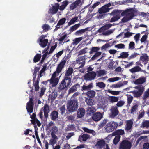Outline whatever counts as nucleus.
I'll use <instances>...</instances> for the list:
<instances>
[{
  "instance_id": "680f3d73",
  "label": "nucleus",
  "mask_w": 149,
  "mask_h": 149,
  "mask_svg": "<svg viewBox=\"0 0 149 149\" xmlns=\"http://www.w3.org/2000/svg\"><path fill=\"white\" fill-rule=\"evenodd\" d=\"M138 105L137 104H135L134 105H133L131 109V113H132L136 111L137 109V108L138 107Z\"/></svg>"
},
{
  "instance_id": "e2e57ef3",
  "label": "nucleus",
  "mask_w": 149,
  "mask_h": 149,
  "mask_svg": "<svg viewBox=\"0 0 149 149\" xmlns=\"http://www.w3.org/2000/svg\"><path fill=\"white\" fill-rule=\"evenodd\" d=\"M46 89L45 88L43 87L41 88L40 93L39 95L40 97H41L44 95Z\"/></svg>"
},
{
  "instance_id": "e433bc0d",
  "label": "nucleus",
  "mask_w": 149,
  "mask_h": 149,
  "mask_svg": "<svg viewBox=\"0 0 149 149\" xmlns=\"http://www.w3.org/2000/svg\"><path fill=\"white\" fill-rule=\"evenodd\" d=\"M93 87L92 84H90L88 86L84 85L82 87L81 90L82 91L87 90L91 89Z\"/></svg>"
},
{
  "instance_id": "0eeeda50",
  "label": "nucleus",
  "mask_w": 149,
  "mask_h": 149,
  "mask_svg": "<svg viewBox=\"0 0 149 149\" xmlns=\"http://www.w3.org/2000/svg\"><path fill=\"white\" fill-rule=\"evenodd\" d=\"M110 117L112 118H114L119 113V111L116 106H112L110 109Z\"/></svg>"
},
{
  "instance_id": "a19ab883",
  "label": "nucleus",
  "mask_w": 149,
  "mask_h": 149,
  "mask_svg": "<svg viewBox=\"0 0 149 149\" xmlns=\"http://www.w3.org/2000/svg\"><path fill=\"white\" fill-rule=\"evenodd\" d=\"M67 34L65 33L63 35L60 36L58 40L60 42H62L63 40H66L67 39Z\"/></svg>"
},
{
  "instance_id": "6ab92c4d",
  "label": "nucleus",
  "mask_w": 149,
  "mask_h": 149,
  "mask_svg": "<svg viewBox=\"0 0 149 149\" xmlns=\"http://www.w3.org/2000/svg\"><path fill=\"white\" fill-rule=\"evenodd\" d=\"M67 86L68 87L71 85V78L70 77L64 76V79L62 80Z\"/></svg>"
},
{
  "instance_id": "69168bd1",
  "label": "nucleus",
  "mask_w": 149,
  "mask_h": 149,
  "mask_svg": "<svg viewBox=\"0 0 149 149\" xmlns=\"http://www.w3.org/2000/svg\"><path fill=\"white\" fill-rule=\"evenodd\" d=\"M99 76H102L106 74V71L104 70H99L98 73Z\"/></svg>"
},
{
  "instance_id": "6e6d98bb",
  "label": "nucleus",
  "mask_w": 149,
  "mask_h": 149,
  "mask_svg": "<svg viewBox=\"0 0 149 149\" xmlns=\"http://www.w3.org/2000/svg\"><path fill=\"white\" fill-rule=\"evenodd\" d=\"M97 86L100 88H104L105 86V84L103 82H98L97 84Z\"/></svg>"
},
{
  "instance_id": "6e6552de",
  "label": "nucleus",
  "mask_w": 149,
  "mask_h": 149,
  "mask_svg": "<svg viewBox=\"0 0 149 149\" xmlns=\"http://www.w3.org/2000/svg\"><path fill=\"white\" fill-rule=\"evenodd\" d=\"M45 38L43 35L40 36V38L38 40L37 42L42 47L44 48L47 45L48 42V40L47 39L44 38Z\"/></svg>"
},
{
  "instance_id": "f257e3e1",
  "label": "nucleus",
  "mask_w": 149,
  "mask_h": 149,
  "mask_svg": "<svg viewBox=\"0 0 149 149\" xmlns=\"http://www.w3.org/2000/svg\"><path fill=\"white\" fill-rule=\"evenodd\" d=\"M68 59L67 57H64L61 60L59 64L58 65L56 71L52 74V77L49 80V81L52 87H55L58 84L59 79L58 78H56V77L58 76L59 73L61 72L62 70L64 68Z\"/></svg>"
},
{
  "instance_id": "4468645a",
  "label": "nucleus",
  "mask_w": 149,
  "mask_h": 149,
  "mask_svg": "<svg viewBox=\"0 0 149 149\" xmlns=\"http://www.w3.org/2000/svg\"><path fill=\"white\" fill-rule=\"evenodd\" d=\"M43 111L44 116L46 120H47L48 116V113L49 111V105L46 104H45L43 107L42 108Z\"/></svg>"
},
{
  "instance_id": "412c9836",
  "label": "nucleus",
  "mask_w": 149,
  "mask_h": 149,
  "mask_svg": "<svg viewBox=\"0 0 149 149\" xmlns=\"http://www.w3.org/2000/svg\"><path fill=\"white\" fill-rule=\"evenodd\" d=\"M58 112L56 111H52L50 115L51 119L53 120H55L58 117Z\"/></svg>"
},
{
  "instance_id": "2eb2a0df",
  "label": "nucleus",
  "mask_w": 149,
  "mask_h": 149,
  "mask_svg": "<svg viewBox=\"0 0 149 149\" xmlns=\"http://www.w3.org/2000/svg\"><path fill=\"white\" fill-rule=\"evenodd\" d=\"M60 7L59 4L58 3H55L54 5L52 6V9H50V10L52 14H55L58 11Z\"/></svg>"
},
{
  "instance_id": "473e14b6",
  "label": "nucleus",
  "mask_w": 149,
  "mask_h": 149,
  "mask_svg": "<svg viewBox=\"0 0 149 149\" xmlns=\"http://www.w3.org/2000/svg\"><path fill=\"white\" fill-rule=\"evenodd\" d=\"M41 57V54H37L34 56L33 61L34 63H36L39 61Z\"/></svg>"
},
{
  "instance_id": "8fccbe9b",
  "label": "nucleus",
  "mask_w": 149,
  "mask_h": 149,
  "mask_svg": "<svg viewBox=\"0 0 149 149\" xmlns=\"http://www.w3.org/2000/svg\"><path fill=\"white\" fill-rule=\"evenodd\" d=\"M120 79V78L116 77H115L110 78L108 79V80L110 82H113L118 81Z\"/></svg>"
},
{
  "instance_id": "1a4fd4ad",
  "label": "nucleus",
  "mask_w": 149,
  "mask_h": 149,
  "mask_svg": "<svg viewBox=\"0 0 149 149\" xmlns=\"http://www.w3.org/2000/svg\"><path fill=\"white\" fill-rule=\"evenodd\" d=\"M34 105V104L33 99L32 98H30L29 102L27 103L26 108L28 112L31 113L33 112Z\"/></svg>"
},
{
  "instance_id": "7ed1b4c3",
  "label": "nucleus",
  "mask_w": 149,
  "mask_h": 149,
  "mask_svg": "<svg viewBox=\"0 0 149 149\" xmlns=\"http://www.w3.org/2000/svg\"><path fill=\"white\" fill-rule=\"evenodd\" d=\"M134 88L136 90L129 92L132 93L134 97L137 98L140 97L142 95L144 91V87L142 85H140L134 87Z\"/></svg>"
},
{
  "instance_id": "9b49d317",
  "label": "nucleus",
  "mask_w": 149,
  "mask_h": 149,
  "mask_svg": "<svg viewBox=\"0 0 149 149\" xmlns=\"http://www.w3.org/2000/svg\"><path fill=\"white\" fill-rule=\"evenodd\" d=\"M85 55L79 56L76 60V63L78 64H81L79 68H82L84 65L85 61Z\"/></svg>"
},
{
  "instance_id": "393cba45",
  "label": "nucleus",
  "mask_w": 149,
  "mask_h": 149,
  "mask_svg": "<svg viewBox=\"0 0 149 149\" xmlns=\"http://www.w3.org/2000/svg\"><path fill=\"white\" fill-rule=\"evenodd\" d=\"M110 8H106L104 6H102L98 10L99 13L100 14H102L109 12Z\"/></svg>"
},
{
  "instance_id": "0e129e2a",
  "label": "nucleus",
  "mask_w": 149,
  "mask_h": 149,
  "mask_svg": "<svg viewBox=\"0 0 149 149\" xmlns=\"http://www.w3.org/2000/svg\"><path fill=\"white\" fill-rule=\"evenodd\" d=\"M89 137V136L86 134H84L81 136V138L82 139V141H86Z\"/></svg>"
},
{
  "instance_id": "5701e85b",
  "label": "nucleus",
  "mask_w": 149,
  "mask_h": 149,
  "mask_svg": "<svg viewBox=\"0 0 149 149\" xmlns=\"http://www.w3.org/2000/svg\"><path fill=\"white\" fill-rule=\"evenodd\" d=\"M140 59L144 63H147L148 61V56L146 54H144L140 57Z\"/></svg>"
},
{
  "instance_id": "72a5a7b5",
  "label": "nucleus",
  "mask_w": 149,
  "mask_h": 149,
  "mask_svg": "<svg viewBox=\"0 0 149 149\" xmlns=\"http://www.w3.org/2000/svg\"><path fill=\"white\" fill-rule=\"evenodd\" d=\"M80 26L79 23L75 24L71 27L69 29V31H70V33L72 32L75 30H76Z\"/></svg>"
},
{
  "instance_id": "aec40b11",
  "label": "nucleus",
  "mask_w": 149,
  "mask_h": 149,
  "mask_svg": "<svg viewBox=\"0 0 149 149\" xmlns=\"http://www.w3.org/2000/svg\"><path fill=\"white\" fill-rule=\"evenodd\" d=\"M124 134L125 132L123 130L121 129H118L112 133V136H121V135H122Z\"/></svg>"
},
{
  "instance_id": "2f4dec72",
  "label": "nucleus",
  "mask_w": 149,
  "mask_h": 149,
  "mask_svg": "<svg viewBox=\"0 0 149 149\" xmlns=\"http://www.w3.org/2000/svg\"><path fill=\"white\" fill-rule=\"evenodd\" d=\"M95 111V108L91 106L88 107L87 110V112L88 114L91 115L93 114Z\"/></svg>"
},
{
  "instance_id": "f3484780",
  "label": "nucleus",
  "mask_w": 149,
  "mask_h": 149,
  "mask_svg": "<svg viewBox=\"0 0 149 149\" xmlns=\"http://www.w3.org/2000/svg\"><path fill=\"white\" fill-rule=\"evenodd\" d=\"M136 11L133 9L128 10V13L127 16L130 20L132 19L133 17L135 16V13Z\"/></svg>"
},
{
  "instance_id": "20e7f679",
  "label": "nucleus",
  "mask_w": 149,
  "mask_h": 149,
  "mask_svg": "<svg viewBox=\"0 0 149 149\" xmlns=\"http://www.w3.org/2000/svg\"><path fill=\"white\" fill-rule=\"evenodd\" d=\"M118 124L117 122L111 121L108 123L105 127L106 131L108 132L113 131L117 128Z\"/></svg>"
},
{
  "instance_id": "4be33fe9",
  "label": "nucleus",
  "mask_w": 149,
  "mask_h": 149,
  "mask_svg": "<svg viewBox=\"0 0 149 149\" xmlns=\"http://www.w3.org/2000/svg\"><path fill=\"white\" fill-rule=\"evenodd\" d=\"M80 85L78 84H75L69 89L68 91V93L70 94L76 91L78 87Z\"/></svg>"
},
{
  "instance_id": "052dcab7",
  "label": "nucleus",
  "mask_w": 149,
  "mask_h": 149,
  "mask_svg": "<svg viewBox=\"0 0 149 149\" xmlns=\"http://www.w3.org/2000/svg\"><path fill=\"white\" fill-rule=\"evenodd\" d=\"M130 20L127 16L124 17L121 19V21L120 22V23H125L128 21Z\"/></svg>"
},
{
  "instance_id": "774afa93",
  "label": "nucleus",
  "mask_w": 149,
  "mask_h": 149,
  "mask_svg": "<svg viewBox=\"0 0 149 149\" xmlns=\"http://www.w3.org/2000/svg\"><path fill=\"white\" fill-rule=\"evenodd\" d=\"M133 33L131 32H127L124 33V38H129L132 36Z\"/></svg>"
},
{
  "instance_id": "4d7b16f0",
  "label": "nucleus",
  "mask_w": 149,
  "mask_h": 149,
  "mask_svg": "<svg viewBox=\"0 0 149 149\" xmlns=\"http://www.w3.org/2000/svg\"><path fill=\"white\" fill-rule=\"evenodd\" d=\"M75 129V127L73 125H68L66 127V130L67 131L73 130Z\"/></svg>"
},
{
  "instance_id": "ea45409f",
  "label": "nucleus",
  "mask_w": 149,
  "mask_h": 149,
  "mask_svg": "<svg viewBox=\"0 0 149 149\" xmlns=\"http://www.w3.org/2000/svg\"><path fill=\"white\" fill-rule=\"evenodd\" d=\"M120 138L121 136H116L113 141V144L115 145L117 144L119 141Z\"/></svg>"
},
{
  "instance_id": "864d4df0",
  "label": "nucleus",
  "mask_w": 149,
  "mask_h": 149,
  "mask_svg": "<svg viewBox=\"0 0 149 149\" xmlns=\"http://www.w3.org/2000/svg\"><path fill=\"white\" fill-rule=\"evenodd\" d=\"M110 47V46L109 43H106L101 47V50H105L107 49L109 47Z\"/></svg>"
},
{
  "instance_id": "f03ea898",
  "label": "nucleus",
  "mask_w": 149,
  "mask_h": 149,
  "mask_svg": "<svg viewBox=\"0 0 149 149\" xmlns=\"http://www.w3.org/2000/svg\"><path fill=\"white\" fill-rule=\"evenodd\" d=\"M78 107V101L75 99L70 100L68 102L67 109L70 112H73L76 111Z\"/></svg>"
},
{
  "instance_id": "13d9d810",
  "label": "nucleus",
  "mask_w": 149,
  "mask_h": 149,
  "mask_svg": "<svg viewBox=\"0 0 149 149\" xmlns=\"http://www.w3.org/2000/svg\"><path fill=\"white\" fill-rule=\"evenodd\" d=\"M142 126L143 127H149V121H145L142 123Z\"/></svg>"
},
{
  "instance_id": "37998d69",
  "label": "nucleus",
  "mask_w": 149,
  "mask_h": 149,
  "mask_svg": "<svg viewBox=\"0 0 149 149\" xmlns=\"http://www.w3.org/2000/svg\"><path fill=\"white\" fill-rule=\"evenodd\" d=\"M42 28L43 31L45 32L51 29L50 26L47 24H43L42 26Z\"/></svg>"
},
{
  "instance_id": "c9c22d12",
  "label": "nucleus",
  "mask_w": 149,
  "mask_h": 149,
  "mask_svg": "<svg viewBox=\"0 0 149 149\" xmlns=\"http://www.w3.org/2000/svg\"><path fill=\"white\" fill-rule=\"evenodd\" d=\"M100 48L97 47H93L91 49V51L89 52L90 54H91L94 52H96L99 51Z\"/></svg>"
},
{
  "instance_id": "58836bf2",
  "label": "nucleus",
  "mask_w": 149,
  "mask_h": 149,
  "mask_svg": "<svg viewBox=\"0 0 149 149\" xmlns=\"http://www.w3.org/2000/svg\"><path fill=\"white\" fill-rule=\"evenodd\" d=\"M82 39V37L77 38L73 40L72 44L74 45H77Z\"/></svg>"
},
{
  "instance_id": "423d86ee",
  "label": "nucleus",
  "mask_w": 149,
  "mask_h": 149,
  "mask_svg": "<svg viewBox=\"0 0 149 149\" xmlns=\"http://www.w3.org/2000/svg\"><path fill=\"white\" fill-rule=\"evenodd\" d=\"M121 13V11L113 10L112 13L115 15L111 18L109 22L111 23L118 21L120 18Z\"/></svg>"
},
{
  "instance_id": "603ef678",
  "label": "nucleus",
  "mask_w": 149,
  "mask_h": 149,
  "mask_svg": "<svg viewBox=\"0 0 149 149\" xmlns=\"http://www.w3.org/2000/svg\"><path fill=\"white\" fill-rule=\"evenodd\" d=\"M39 82L38 81H36L34 84H33L35 86V90L36 91H38L39 89Z\"/></svg>"
},
{
  "instance_id": "f704fd0d",
  "label": "nucleus",
  "mask_w": 149,
  "mask_h": 149,
  "mask_svg": "<svg viewBox=\"0 0 149 149\" xmlns=\"http://www.w3.org/2000/svg\"><path fill=\"white\" fill-rule=\"evenodd\" d=\"M130 71L132 73H134L136 72L140 71H141V68L138 66H135L130 69Z\"/></svg>"
},
{
  "instance_id": "ddd939ff",
  "label": "nucleus",
  "mask_w": 149,
  "mask_h": 149,
  "mask_svg": "<svg viewBox=\"0 0 149 149\" xmlns=\"http://www.w3.org/2000/svg\"><path fill=\"white\" fill-rule=\"evenodd\" d=\"M103 117V115L100 112H97L93 114L92 116L93 120L95 121H98Z\"/></svg>"
},
{
  "instance_id": "c85d7f7f",
  "label": "nucleus",
  "mask_w": 149,
  "mask_h": 149,
  "mask_svg": "<svg viewBox=\"0 0 149 149\" xmlns=\"http://www.w3.org/2000/svg\"><path fill=\"white\" fill-rule=\"evenodd\" d=\"M68 87L66 84L64 83V82H63V80H62L60 84L58 89L62 91L65 89H67Z\"/></svg>"
},
{
  "instance_id": "bb28decb",
  "label": "nucleus",
  "mask_w": 149,
  "mask_h": 149,
  "mask_svg": "<svg viewBox=\"0 0 149 149\" xmlns=\"http://www.w3.org/2000/svg\"><path fill=\"white\" fill-rule=\"evenodd\" d=\"M69 2L65 0L62 3V4L60 6L59 9L60 10L62 11L67 6L69 3Z\"/></svg>"
},
{
  "instance_id": "7c9ffc66",
  "label": "nucleus",
  "mask_w": 149,
  "mask_h": 149,
  "mask_svg": "<svg viewBox=\"0 0 149 149\" xmlns=\"http://www.w3.org/2000/svg\"><path fill=\"white\" fill-rule=\"evenodd\" d=\"M95 92L93 91H88L86 93L87 95L91 98H93L95 96Z\"/></svg>"
},
{
  "instance_id": "4c0bfd02",
  "label": "nucleus",
  "mask_w": 149,
  "mask_h": 149,
  "mask_svg": "<svg viewBox=\"0 0 149 149\" xmlns=\"http://www.w3.org/2000/svg\"><path fill=\"white\" fill-rule=\"evenodd\" d=\"M128 52H123L118 57V58H126L128 57Z\"/></svg>"
},
{
  "instance_id": "de8ad7c7",
  "label": "nucleus",
  "mask_w": 149,
  "mask_h": 149,
  "mask_svg": "<svg viewBox=\"0 0 149 149\" xmlns=\"http://www.w3.org/2000/svg\"><path fill=\"white\" fill-rule=\"evenodd\" d=\"M113 31L114 30L113 29H110L108 31L103 32L102 33V34L105 36L109 35L112 33Z\"/></svg>"
},
{
  "instance_id": "5fc2aeb1",
  "label": "nucleus",
  "mask_w": 149,
  "mask_h": 149,
  "mask_svg": "<svg viewBox=\"0 0 149 149\" xmlns=\"http://www.w3.org/2000/svg\"><path fill=\"white\" fill-rule=\"evenodd\" d=\"M112 24L110 23H109L105 25L102 27L103 28L104 30H105L108 29L109 28H111L112 26Z\"/></svg>"
},
{
  "instance_id": "09e8293b",
  "label": "nucleus",
  "mask_w": 149,
  "mask_h": 149,
  "mask_svg": "<svg viewBox=\"0 0 149 149\" xmlns=\"http://www.w3.org/2000/svg\"><path fill=\"white\" fill-rule=\"evenodd\" d=\"M59 109L60 112V113L61 115H63L65 113L66 110L65 106L64 105L60 107L59 108Z\"/></svg>"
},
{
  "instance_id": "49530a36",
  "label": "nucleus",
  "mask_w": 149,
  "mask_h": 149,
  "mask_svg": "<svg viewBox=\"0 0 149 149\" xmlns=\"http://www.w3.org/2000/svg\"><path fill=\"white\" fill-rule=\"evenodd\" d=\"M123 86V84L122 82H119L116 84H113L112 87L113 88H119Z\"/></svg>"
},
{
  "instance_id": "a18cd8bd",
  "label": "nucleus",
  "mask_w": 149,
  "mask_h": 149,
  "mask_svg": "<svg viewBox=\"0 0 149 149\" xmlns=\"http://www.w3.org/2000/svg\"><path fill=\"white\" fill-rule=\"evenodd\" d=\"M66 19L65 18H63L60 19L58 22V25H63L65 22Z\"/></svg>"
},
{
  "instance_id": "c756f323",
  "label": "nucleus",
  "mask_w": 149,
  "mask_h": 149,
  "mask_svg": "<svg viewBox=\"0 0 149 149\" xmlns=\"http://www.w3.org/2000/svg\"><path fill=\"white\" fill-rule=\"evenodd\" d=\"M73 72V69L72 68H69L66 71L65 76L69 77L72 74Z\"/></svg>"
},
{
  "instance_id": "9d476101",
  "label": "nucleus",
  "mask_w": 149,
  "mask_h": 149,
  "mask_svg": "<svg viewBox=\"0 0 149 149\" xmlns=\"http://www.w3.org/2000/svg\"><path fill=\"white\" fill-rule=\"evenodd\" d=\"M96 74L94 72L92 71L86 74L84 77V79L86 81L93 80L95 78Z\"/></svg>"
},
{
  "instance_id": "39448f33",
  "label": "nucleus",
  "mask_w": 149,
  "mask_h": 149,
  "mask_svg": "<svg viewBox=\"0 0 149 149\" xmlns=\"http://www.w3.org/2000/svg\"><path fill=\"white\" fill-rule=\"evenodd\" d=\"M132 143L127 140H124L120 143L119 147V149H130Z\"/></svg>"
},
{
  "instance_id": "c03bdc74",
  "label": "nucleus",
  "mask_w": 149,
  "mask_h": 149,
  "mask_svg": "<svg viewBox=\"0 0 149 149\" xmlns=\"http://www.w3.org/2000/svg\"><path fill=\"white\" fill-rule=\"evenodd\" d=\"M78 17H75L74 18H72L70 21L68 23V26H70L72 24H74L78 19Z\"/></svg>"
},
{
  "instance_id": "cd10ccee",
  "label": "nucleus",
  "mask_w": 149,
  "mask_h": 149,
  "mask_svg": "<svg viewBox=\"0 0 149 149\" xmlns=\"http://www.w3.org/2000/svg\"><path fill=\"white\" fill-rule=\"evenodd\" d=\"M108 100L110 103H113L118 102V97L115 96H110L108 98Z\"/></svg>"
},
{
  "instance_id": "a878e982",
  "label": "nucleus",
  "mask_w": 149,
  "mask_h": 149,
  "mask_svg": "<svg viewBox=\"0 0 149 149\" xmlns=\"http://www.w3.org/2000/svg\"><path fill=\"white\" fill-rule=\"evenodd\" d=\"M105 142L103 140H100L97 142L95 146H97L100 148H102L103 147L105 146Z\"/></svg>"
},
{
  "instance_id": "b1692460",
  "label": "nucleus",
  "mask_w": 149,
  "mask_h": 149,
  "mask_svg": "<svg viewBox=\"0 0 149 149\" xmlns=\"http://www.w3.org/2000/svg\"><path fill=\"white\" fill-rule=\"evenodd\" d=\"M146 79L144 77H141L136 80L134 83L136 84H142L146 81Z\"/></svg>"
},
{
  "instance_id": "79ce46f5",
  "label": "nucleus",
  "mask_w": 149,
  "mask_h": 149,
  "mask_svg": "<svg viewBox=\"0 0 149 149\" xmlns=\"http://www.w3.org/2000/svg\"><path fill=\"white\" fill-rule=\"evenodd\" d=\"M102 52H98V51L96 52L95 54L92 57L91 59L92 60H95L97 57L101 55Z\"/></svg>"
},
{
  "instance_id": "338daca9",
  "label": "nucleus",
  "mask_w": 149,
  "mask_h": 149,
  "mask_svg": "<svg viewBox=\"0 0 149 149\" xmlns=\"http://www.w3.org/2000/svg\"><path fill=\"white\" fill-rule=\"evenodd\" d=\"M115 47L118 49H123L125 48V45L123 44H119L115 45Z\"/></svg>"
},
{
  "instance_id": "bf43d9fd",
  "label": "nucleus",
  "mask_w": 149,
  "mask_h": 149,
  "mask_svg": "<svg viewBox=\"0 0 149 149\" xmlns=\"http://www.w3.org/2000/svg\"><path fill=\"white\" fill-rule=\"evenodd\" d=\"M88 48L85 47L83 49L81 50L79 52V55H81L83 54L86 53L87 52Z\"/></svg>"
},
{
  "instance_id": "dca6fc26",
  "label": "nucleus",
  "mask_w": 149,
  "mask_h": 149,
  "mask_svg": "<svg viewBox=\"0 0 149 149\" xmlns=\"http://www.w3.org/2000/svg\"><path fill=\"white\" fill-rule=\"evenodd\" d=\"M85 113V110L83 108H79L77 111V117L78 118H81L83 117Z\"/></svg>"
},
{
  "instance_id": "a211bd4d",
  "label": "nucleus",
  "mask_w": 149,
  "mask_h": 149,
  "mask_svg": "<svg viewBox=\"0 0 149 149\" xmlns=\"http://www.w3.org/2000/svg\"><path fill=\"white\" fill-rule=\"evenodd\" d=\"M81 3V0H77L72 3L70 7V10H73L78 6Z\"/></svg>"
},
{
  "instance_id": "f8f14e48",
  "label": "nucleus",
  "mask_w": 149,
  "mask_h": 149,
  "mask_svg": "<svg viewBox=\"0 0 149 149\" xmlns=\"http://www.w3.org/2000/svg\"><path fill=\"white\" fill-rule=\"evenodd\" d=\"M126 125L125 127V130L127 132H131L132 127L133 121L132 119L127 120L126 122Z\"/></svg>"
},
{
  "instance_id": "3c124183",
  "label": "nucleus",
  "mask_w": 149,
  "mask_h": 149,
  "mask_svg": "<svg viewBox=\"0 0 149 149\" xmlns=\"http://www.w3.org/2000/svg\"><path fill=\"white\" fill-rule=\"evenodd\" d=\"M149 96V88L147 89L146 91L144 93L143 97V100H145L146 98Z\"/></svg>"
}]
</instances>
